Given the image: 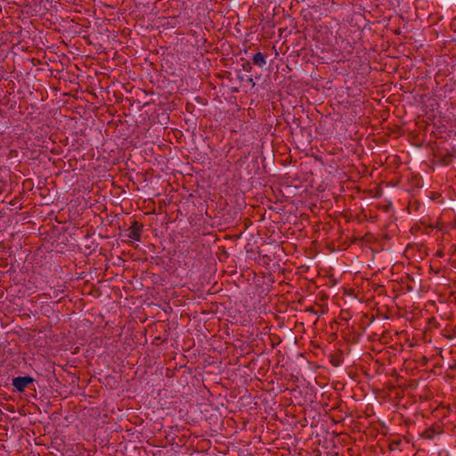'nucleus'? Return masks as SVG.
Masks as SVG:
<instances>
[{"mask_svg":"<svg viewBox=\"0 0 456 456\" xmlns=\"http://www.w3.org/2000/svg\"><path fill=\"white\" fill-rule=\"evenodd\" d=\"M34 379L28 376L17 377L12 379V386L19 392H23L24 389L32 382Z\"/></svg>","mask_w":456,"mask_h":456,"instance_id":"obj_1","label":"nucleus"},{"mask_svg":"<svg viewBox=\"0 0 456 456\" xmlns=\"http://www.w3.org/2000/svg\"><path fill=\"white\" fill-rule=\"evenodd\" d=\"M142 225L137 222H133L132 225L127 230L126 236L133 240L139 241L141 238Z\"/></svg>","mask_w":456,"mask_h":456,"instance_id":"obj_2","label":"nucleus"},{"mask_svg":"<svg viewBox=\"0 0 456 456\" xmlns=\"http://www.w3.org/2000/svg\"><path fill=\"white\" fill-rule=\"evenodd\" d=\"M252 61H253V63L258 67H264L266 64V58L260 52H258L253 55Z\"/></svg>","mask_w":456,"mask_h":456,"instance_id":"obj_3","label":"nucleus"}]
</instances>
